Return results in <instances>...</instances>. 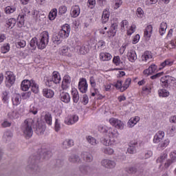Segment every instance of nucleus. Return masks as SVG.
I'll return each mask as SVG.
<instances>
[{
  "label": "nucleus",
  "mask_w": 176,
  "mask_h": 176,
  "mask_svg": "<svg viewBox=\"0 0 176 176\" xmlns=\"http://www.w3.org/2000/svg\"><path fill=\"white\" fill-rule=\"evenodd\" d=\"M49 38L48 32H43V34H41L40 39H37L36 37L32 38L30 41V47H32V50H35L36 46L38 49H45L47 43H49Z\"/></svg>",
  "instance_id": "1"
},
{
  "label": "nucleus",
  "mask_w": 176,
  "mask_h": 176,
  "mask_svg": "<svg viewBox=\"0 0 176 176\" xmlns=\"http://www.w3.org/2000/svg\"><path fill=\"white\" fill-rule=\"evenodd\" d=\"M164 138V132L160 131L157 133L155 134L153 138V142L154 144H157V149L159 151L165 149L167 146H168L170 144L169 139H165Z\"/></svg>",
  "instance_id": "2"
},
{
  "label": "nucleus",
  "mask_w": 176,
  "mask_h": 176,
  "mask_svg": "<svg viewBox=\"0 0 176 176\" xmlns=\"http://www.w3.org/2000/svg\"><path fill=\"white\" fill-rule=\"evenodd\" d=\"M34 120L33 119H25L24 122L22 123L21 130L25 138H30L33 135V126Z\"/></svg>",
  "instance_id": "3"
},
{
  "label": "nucleus",
  "mask_w": 176,
  "mask_h": 176,
  "mask_svg": "<svg viewBox=\"0 0 176 176\" xmlns=\"http://www.w3.org/2000/svg\"><path fill=\"white\" fill-rule=\"evenodd\" d=\"M40 157H38L37 158L34 156H31L28 159V165L27 166V170L28 172H30L32 173H37L40 171V168L38 167L36 165V163L38 161H39Z\"/></svg>",
  "instance_id": "4"
},
{
  "label": "nucleus",
  "mask_w": 176,
  "mask_h": 176,
  "mask_svg": "<svg viewBox=\"0 0 176 176\" xmlns=\"http://www.w3.org/2000/svg\"><path fill=\"white\" fill-rule=\"evenodd\" d=\"M61 81V78L59 76L58 72H54L52 78H47L46 85L47 87H52V83L59 84Z\"/></svg>",
  "instance_id": "5"
},
{
  "label": "nucleus",
  "mask_w": 176,
  "mask_h": 176,
  "mask_svg": "<svg viewBox=\"0 0 176 176\" xmlns=\"http://www.w3.org/2000/svg\"><path fill=\"white\" fill-rule=\"evenodd\" d=\"M109 122L111 126H114L118 130H123L124 129V124L123 121L112 118L109 119Z\"/></svg>",
  "instance_id": "6"
},
{
  "label": "nucleus",
  "mask_w": 176,
  "mask_h": 176,
  "mask_svg": "<svg viewBox=\"0 0 176 176\" xmlns=\"http://www.w3.org/2000/svg\"><path fill=\"white\" fill-rule=\"evenodd\" d=\"M78 89L80 93L85 94L87 92L88 90V83L87 80L85 78H82L79 80Z\"/></svg>",
  "instance_id": "7"
},
{
  "label": "nucleus",
  "mask_w": 176,
  "mask_h": 176,
  "mask_svg": "<svg viewBox=\"0 0 176 176\" xmlns=\"http://www.w3.org/2000/svg\"><path fill=\"white\" fill-rule=\"evenodd\" d=\"M16 81V78L14 76V74L11 72H7V76H6V85L8 87L12 86Z\"/></svg>",
  "instance_id": "8"
},
{
  "label": "nucleus",
  "mask_w": 176,
  "mask_h": 176,
  "mask_svg": "<svg viewBox=\"0 0 176 176\" xmlns=\"http://www.w3.org/2000/svg\"><path fill=\"white\" fill-rule=\"evenodd\" d=\"M171 160H167L166 162H164V163L161 164L160 167H162L164 170H167L170 164H172L174 162V160L176 158V152H173L170 154Z\"/></svg>",
  "instance_id": "9"
},
{
  "label": "nucleus",
  "mask_w": 176,
  "mask_h": 176,
  "mask_svg": "<svg viewBox=\"0 0 176 176\" xmlns=\"http://www.w3.org/2000/svg\"><path fill=\"white\" fill-rule=\"evenodd\" d=\"M109 139L113 140V142H116V139H118L119 138V133L117 129L114 128H109L108 132H107Z\"/></svg>",
  "instance_id": "10"
},
{
  "label": "nucleus",
  "mask_w": 176,
  "mask_h": 176,
  "mask_svg": "<svg viewBox=\"0 0 176 176\" xmlns=\"http://www.w3.org/2000/svg\"><path fill=\"white\" fill-rule=\"evenodd\" d=\"M61 88L63 89V91L60 93V100L63 102H66L67 93L65 91L67 88V79L65 77H64L63 83L61 84Z\"/></svg>",
  "instance_id": "11"
},
{
  "label": "nucleus",
  "mask_w": 176,
  "mask_h": 176,
  "mask_svg": "<svg viewBox=\"0 0 176 176\" xmlns=\"http://www.w3.org/2000/svg\"><path fill=\"white\" fill-rule=\"evenodd\" d=\"M101 164L103 167L107 168H113L116 166V162L111 160H102L101 162Z\"/></svg>",
  "instance_id": "12"
},
{
  "label": "nucleus",
  "mask_w": 176,
  "mask_h": 176,
  "mask_svg": "<svg viewBox=\"0 0 176 176\" xmlns=\"http://www.w3.org/2000/svg\"><path fill=\"white\" fill-rule=\"evenodd\" d=\"M32 82H34L33 80H25L22 81L21 85V90L23 91H27L28 90H29L30 87H31V85H32Z\"/></svg>",
  "instance_id": "13"
},
{
  "label": "nucleus",
  "mask_w": 176,
  "mask_h": 176,
  "mask_svg": "<svg viewBox=\"0 0 176 176\" xmlns=\"http://www.w3.org/2000/svg\"><path fill=\"white\" fill-rule=\"evenodd\" d=\"M126 57L128 58L129 62L134 63L137 60L136 52L133 50H129L128 53H126Z\"/></svg>",
  "instance_id": "14"
},
{
  "label": "nucleus",
  "mask_w": 176,
  "mask_h": 176,
  "mask_svg": "<svg viewBox=\"0 0 176 176\" xmlns=\"http://www.w3.org/2000/svg\"><path fill=\"white\" fill-rule=\"evenodd\" d=\"M153 28L151 25H148L144 29V36L145 39L149 40L153 34Z\"/></svg>",
  "instance_id": "15"
},
{
  "label": "nucleus",
  "mask_w": 176,
  "mask_h": 176,
  "mask_svg": "<svg viewBox=\"0 0 176 176\" xmlns=\"http://www.w3.org/2000/svg\"><path fill=\"white\" fill-rule=\"evenodd\" d=\"M140 118L139 116L132 117L131 119L129 120L128 122L126 123V126L129 128H133L137 124L138 122H140Z\"/></svg>",
  "instance_id": "16"
},
{
  "label": "nucleus",
  "mask_w": 176,
  "mask_h": 176,
  "mask_svg": "<svg viewBox=\"0 0 176 176\" xmlns=\"http://www.w3.org/2000/svg\"><path fill=\"white\" fill-rule=\"evenodd\" d=\"M117 30H118V24L117 23L112 24L111 26H110L109 28V30L107 32V33L108 34V36L109 37L115 36L116 33L117 32Z\"/></svg>",
  "instance_id": "17"
},
{
  "label": "nucleus",
  "mask_w": 176,
  "mask_h": 176,
  "mask_svg": "<svg viewBox=\"0 0 176 176\" xmlns=\"http://www.w3.org/2000/svg\"><path fill=\"white\" fill-rule=\"evenodd\" d=\"M153 59V54L151 52L146 51L141 56V60L143 62H150Z\"/></svg>",
  "instance_id": "18"
},
{
  "label": "nucleus",
  "mask_w": 176,
  "mask_h": 176,
  "mask_svg": "<svg viewBox=\"0 0 176 176\" xmlns=\"http://www.w3.org/2000/svg\"><path fill=\"white\" fill-rule=\"evenodd\" d=\"M80 14V7L78 6H74L71 8L70 15L73 18H76Z\"/></svg>",
  "instance_id": "19"
},
{
  "label": "nucleus",
  "mask_w": 176,
  "mask_h": 176,
  "mask_svg": "<svg viewBox=\"0 0 176 176\" xmlns=\"http://www.w3.org/2000/svg\"><path fill=\"white\" fill-rule=\"evenodd\" d=\"M111 58H112V56L111 55L110 53L101 52L100 54V60L103 62L111 60Z\"/></svg>",
  "instance_id": "20"
},
{
  "label": "nucleus",
  "mask_w": 176,
  "mask_h": 176,
  "mask_svg": "<svg viewBox=\"0 0 176 176\" xmlns=\"http://www.w3.org/2000/svg\"><path fill=\"white\" fill-rule=\"evenodd\" d=\"M76 49L77 52L82 55L87 54V53L89 52L88 48L83 45H77L76 47Z\"/></svg>",
  "instance_id": "21"
},
{
  "label": "nucleus",
  "mask_w": 176,
  "mask_h": 176,
  "mask_svg": "<svg viewBox=\"0 0 176 176\" xmlns=\"http://www.w3.org/2000/svg\"><path fill=\"white\" fill-rule=\"evenodd\" d=\"M43 94L45 98H52L55 95L54 91L52 89L44 88L43 90Z\"/></svg>",
  "instance_id": "22"
},
{
  "label": "nucleus",
  "mask_w": 176,
  "mask_h": 176,
  "mask_svg": "<svg viewBox=\"0 0 176 176\" xmlns=\"http://www.w3.org/2000/svg\"><path fill=\"white\" fill-rule=\"evenodd\" d=\"M165 87H168L169 86L171 87L176 88V80L173 77H168V80L166 83L164 84Z\"/></svg>",
  "instance_id": "23"
},
{
  "label": "nucleus",
  "mask_w": 176,
  "mask_h": 176,
  "mask_svg": "<svg viewBox=\"0 0 176 176\" xmlns=\"http://www.w3.org/2000/svg\"><path fill=\"white\" fill-rule=\"evenodd\" d=\"M153 87V84H148L144 88H142V94L144 96H149L151 93Z\"/></svg>",
  "instance_id": "24"
},
{
  "label": "nucleus",
  "mask_w": 176,
  "mask_h": 176,
  "mask_svg": "<svg viewBox=\"0 0 176 176\" xmlns=\"http://www.w3.org/2000/svg\"><path fill=\"white\" fill-rule=\"evenodd\" d=\"M173 60H170V59H167L166 60L164 61V63H162L160 64V66H159V69H163L164 67H170L173 65Z\"/></svg>",
  "instance_id": "25"
},
{
  "label": "nucleus",
  "mask_w": 176,
  "mask_h": 176,
  "mask_svg": "<svg viewBox=\"0 0 176 176\" xmlns=\"http://www.w3.org/2000/svg\"><path fill=\"white\" fill-rule=\"evenodd\" d=\"M79 120V118L78 116L76 115H72V116H70L69 118V120H67V125H73L74 124L78 122Z\"/></svg>",
  "instance_id": "26"
},
{
  "label": "nucleus",
  "mask_w": 176,
  "mask_h": 176,
  "mask_svg": "<svg viewBox=\"0 0 176 176\" xmlns=\"http://www.w3.org/2000/svg\"><path fill=\"white\" fill-rule=\"evenodd\" d=\"M109 11L107 9H105L102 12V23H106L109 21Z\"/></svg>",
  "instance_id": "27"
},
{
  "label": "nucleus",
  "mask_w": 176,
  "mask_h": 176,
  "mask_svg": "<svg viewBox=\"0 0 176 176\" xmlns=\"http://www.w3.org/2000/svg\"><path fill=\"white\" fill-rule=\"evenodd\" d=\"M8 118L14 120L20 118V114L17 111H10L8 114Z\"/></svg>",
  "instance_id": "28"
},
{
  "label": "nucleus",
  "mask_w": 176,
  "mask_h": 176,
  "mask_svg": "<svg viewBox=\"0 0 176 176\" xmlns=\"http://www.w3.org/2000/svg\"><path fill=\"white\" fill-rule=\"evenodd\" d=\"M71 94H72V96H73L74 102H78L79 100V95H78V89H76V88H72V90L71 91Z\"/></svg>",
  "instance_id": "29"
},
{
  "label": "nucleus",
  "mask_w": 176,
  "mask_h": 176,
  "mask_svg": "<svg viewBox=\"0 0 176 176\" xmlns=\"http://www.w3.org/2000/svg\"><path fill=\"white\" fill-rule=\"evenodd\" d=\"M82 157L86 162H91L93 160L92 155L88 152H82Z\"/></svg>",
  "instance_id": "30"
},
{
  "label": "nucleus",
  "mask_w": 176,
  "mask_h": 176,
  "mask_svg": "<svg viewBox=\"0 0 176 176\" xmlns=\"http://www.w3.org/2000/svg\"><path fill=\"white\" fill-rule=\"evenodd\" d=\"M21 101V96L19 94H16L14 98H12V104L14 105H19Z\"/></svg>",
  "instance_id": "31"
},
{
  "label": "nucleus",
  "mask_w": 176,
  "mask_h": 176,
  "mask_svg": "<svg viewBox=\"0 0 176 176\" xmlns=\"http://www.w3.org/2000/svg\"><path fill=\"white\" fill-rule=\"evenodd\" d=\"M158 96L160 98H167L170 96V93L166 89H162L158 91Z\"/></svg>",
  "instance_id": "32"
},
{
  "label": "nucleus",
  "mask_w": 176,
  "mask_h": 176,
  "mask_svg": "<svg viewBox=\"0 0 176 176\" xmlns=\"http://www.w3.org/2000/svg\"><path fill=\"white\" fill-rule=\"evenodd\" d=\"M167 29V24L165 22H162L160 24V28H159V33L161 36H163L164 34H166V31Z\"/></svg>",
  "instance_id": "33"
},
{
  "label": "nucleus",
  "mask_w": 176,
  "mask_h": 176,
  "mask_svg": "<svg viewBox=\"0 0 176 176\" xmlns=\"http://www.w3.org/2000/svg\"><path fill=\"white\" fill-rule=\"evenodd\" d=\"M25 14H19L18 17H17V21H18V26L19 28H21L23 27V25H24V17H25Z\"/></svg>",
  "instance_id": "34"
},
{
  "label": "nucleus",
  "mask_w": 176,
  "mask_h": 176,
  "mask_svg": "<svg viewBox=\"0 0 176 176\" xmlns=\"http://www.w3.org/2000/svg\"><path fill=\"white\" fill-rule=\"evenodd\" d=\"M57 14V10L56 8H54L48 14V19H50V21H54Z\"/></svg>",
  "instance_id": "35"
},
{
  "label": "nucleus",
  "mask_w": 176,
  "mask_h": 176,
  "mask_svg": "<svg viewBox=\"0 0 176 176\" xmlns=\"http://www.w3.org/2000/svg\"><path fill=\"white\" fill-rule=\"evenodd\" d=\"M114 87L116 89L120 90L121 92H124L125 90H123V82L122 80H118L114 83Z\"/></svg>",
  "instance_id": "36"
},
{
  "label": "nucleus",
  "mask_w": 176,
  "mask_h": 176,
  "mask_svg": "<svg viewBox=\"0 0 176 176\" xmlns=\"http://www.w3.org/2000/svg\"><path fill=\"white\" fill-rule=\"evenodd\" d=\"M45 121H46V123L50 126L52 124V114L49 112H46V114H45Z\"/></svg>",
  "instance_id": "37"
},
{
  "label": "nucleus",
  "mask_w": 176,
  "mask_h": 176,
  "mask_svg": "<svg viewBox=\"0 0 176 176\" xmlns=\"http://www.w3.org/2000/svg\"><path fill=\"white\" fill-rule=\"evenodd\" d=\"M30 87H31L32 91H33V93H34L35 94L39 92V87L37 85L36 82H34V80L33 81V82H32Z\"/></svg>",
  "instance_id": "38"
},
{
  "label": "nucleus",
  "mask_w": 176,
  "mask_h": 176,
  "mask_svg": "<svg viewBox=\"0 0 176 176\" xmlns=\"http://www.w3.org/2000/svg\"><path fill=\"white\" fill-rule=\"evenodd\" d=\"M62 38L59 36V35L54 34L53 37H52V41H53V43L58 45L62 41Z\"/></svg>",
  "instance_id": "39"
},
{
  "label": "nucleus",
  "mask_w": 176,
  "mask_h": 176,
  "mask_svg": "<svg viewBox=\"0 0 176 176\" xmlns=\"http://www.w3.org/2000/svg\"><path fill=\"white\" fill-rule=\"evenodd\" d=\"M167 161V155L166 153L162 154L160 157H158L157 162L163 164V163Z\"/></svg>",
  "instance_id": "40"
},
{
  "label": "nucleus",
  "mask_w": 176,
  "mask_h": 176,
  "mask_svg": "<svg viewBox=\"0 0 176 176\" xmlns=\"http://www.w3.org/2000/svg\"><path fill=\"white\" fill-rule=\"evenodd\" d=\"M16 21L14 19H10L7 21L6 25L8 28H13L16 25Z\"/></svg>",
  "instance_id": "41"
},
{
  "label": "nucleus",
  "mask_w": 176,
  "mask_h": 176,
  "mask_svg": "<svg viewBox=\"0 0 176 176\" xmlns=\"http://www.w3.org/2000/svg\"><path fill=\"white\" fill-rule=\"evenodd\" d=\"M102 152L106 155H112L114 154L115 151L111 147H106L103 148Z\"/></svg>",
  "instance_id": "42"
},
{
  "label": "nucleus",
  "mask_w": 176,
  "mask_h": 176,
  "mask_svg": "<svg viewBox=\"0 0 176 176\" xmlns=\"http://www.w3.org/2000/svg\"><path fill=\"white\" fill-rule=\"evenodd\" d=\"M9 99H10V96L8 95V93L7 92V91H3V95H2L3 102L8 104Z\"/></svg>",
  "instance_id": "43"
},
{
  "label": "nucleus",
  "mask_w": 176,
  "mask_h": 176,
  "mask_svg": "<svg viewBox=\"0 0 176 176\" xmlns=\"http://www.w3.org/2000/svg\"><path fill=\"white\" fill-rule=\"evenodd\" d=\"M87 141L92 146H95L98 144L97 140L91 136L87 137Z\"/></svg>",
  "instance_id": "44"
},
{
  "label": "nucleus",
  "mask_w": 176,
  "mask_h": 176,
  "mask_svg": "<svg viewBox=\"0 0 176 176\" xmlns=\"http://www.w3.org/2000/svg\"><path fill=\"white\" fill-rule=\"evenodd\" d=\"M16 8L14 6H7L5 8V13L6 14H11L14 13L16 11Z\"/></svg>",
  "instance_id": "45"
},
{
  "label": "nucleus",
  "mask_w": 176,
  "mask_h": 176,
  "mask_svg": "<svg viewBox=\"0 0 176 176\" xmlns=\"http://www.w3.org/2000/svg\"><path fill=\"white\" fill-rule=\"evenodd\" d=\"M136 16H138V19H143L144 12L142 8H138V10H136Z\"/></svg>",
  "instance_id": "46"
},
{
  "label": "nucleus",
  "mask_w": 176,
  "mask_h": 176,
  "mask_svg": "<svg viewBox=\"0 0 176 176\" xmlns=\"http://www.w3.org/2000/svg\"><path fill=\"white\" fill-rule=\"evenodd\" d=\"M131 82V79L130 78H128L126 79L124 84L122 85V90H126L129 87H130Z\"/></svg>",
  "instance_id": "47"
},
{
  "label": "nucleus",
  "mask_w": 176,
  "mask_h": 176,
  "mask_svg": "<svg viewBox=\"0 0 176 176\" xmlns=\"http://www.w3.org/2000/svg\"><path fill=\"white\" fill-rule=\"evenodd\" d=\"M109 129H112L111 127L105 126L104 125H100L98 126V131L102 133H107L108 132Z\"/></svg>",
  "instance_id": "48"
},
{
  "label": "nucleus",
  "mask_w": 176,
  "mask_h": 176,
  "mask_svg": "<svg viewBox=\"0 0 176 176\" xmlns=\"http://www.w3.org/2000/svg\"><path fill=\"white\" fill-rule=\"evenodd\" d=\"M69 162L73 163H79L80 162H81V160L80 159L78 155H73L70 157Z\"/></svg>",
  "instance_id": "49"
},
{
  "label": "nucleus",
  "mask_w": 176,
  "mask_h": 176,
  "mask_svg": "<svg viewBox=\"0 0 176 176\" xmlns=\"http://www.w3.org/2000/svg\"><path fill=\"white\" fill-rule=\"evenodd\" d=\"M135 28L136 26L134 25L129 26V28L126 30V35L131 36L134 33Z\"/></svg>",
  "instance_id": "50"
},
{
  "label": "nucleus",
  "mask_w": 176,
  "mask_h": 176,
  "mask_svg": "<svg viewBox=\"0 0 176 176\" xmlns=\"http://www.w3.org/2000/svg\"><path fill=\"white\" fill-rule=\"evenodd\" d=\"M25 46H26V41L24 40H21L17 43H16V47H17V48H23Z\"/></svg>",
  "instance_id": "51"
},
{
  "label": "nucleus",
  "mask_w": 176,
  "mask_h": 176,
  "mask_svg": "<svg viewBox=\"0 0 176 176\" xmlns=\"http://www.w3.org/2000/svg\"><path fill=\"white\" fill-rule=\"evenodd\" d=\"M113 139H104L103 140V144H104L106 146H111L112 144H113V143H115V142L113 141Z\"/></svg>",
  "instance_id": "52"
},
{
  "label": "nucleus",
  "mask_w": 176,
  "mask_h": 176,
  "mask_svg": "<svg viewBox=\"0 0 176 176\" xmlns=\"http://www.w3.org/2000/svg\"><path fill=\"white\" fill-rule=\"evenodd\" d=\"M113 63H114L116 66H118L122 64L120 57V56H115L113 58Z\"/></svg>",
  "instance_id": "53"
},
{
  "label": "nucleus",
  "mask_w": 176,
  "mask_h": 176,
  "mask_svg": "<svg viewBox=\"0 0 176 176\" xmlns=\"http://www.w3.org/2000/svg\"><path fill=\"white\" fill-rule=\"evenodd\" d=\"M122 4H123V1L122 0H116L114 4V10H117L119 8L121 7Z\"/></svg>",
  "instance_id": "54"
},
{
  "label": "nucleus",
  "mask_w": 176,
  "mask_h": 176,
  "mask_svg": "<svg viewBox=\"0 0 176 176\" xmlns=\"http://www.w3.org/2000/svg\"><path fill=\"white\" fill-rule=\"evenodd\" d=\"M121 30L122 31H124L125 30V28H128V26H129V22L126 21V20H123L122 22H121Z\"/></svg>",
  "instance_id": "55"
},
{
  "label": "nucleus",
  "mask_w": 176,
  "mask_h": 176,
  "mask_svg": "<svg viewBox=\"0 0 176 176\" xmlns=\"http://www.w3.org/2000/svg\"><path fill=\"white\" fill-rule=\"evenodd\" d=\"M10 51V45L7 44L1 48V52L2 54H6L8 52Z\"/></svg>",
  "instance_id": "56"
},
{
  "label": "nucleus",
  "mask_w": 176,
  "mask_h": 176,
  "mask_svg": "<svg viewBox=\"0 0 176 176\" xmlns=\"http://www.w3.org/2000/svg\"><path fill=\"white\" fill-rule=\"evenodd\" d=\"M66 34H67V32L65 30L61 29L60 31L59 32V34H58L57 36H59L60 38L65 39L66 37L65 36Z\"/></svg>",
  "instance_id": "57"
},
{
  "label": "nucleus",
  "mask_w": 176,
  "mask_h": 176,
  "mask_svg": "<svg viewBox=\"0 0 176 176\" xmlns=\"http://www.w3.org/2000/svg\"><path fill=\"white\" fill-rule=\"evenodd\" d=\"M96 6V0H88L87 1V6L91 9L94 8Z\"/></svg>",
  "instance_id": "58"
},
{
  "label": "nucleus",
  "mask_w": 176,
  "mask_h": 176,
  "mask_svg": "<svg viewBox=\"0 0 176 176\" xmlns=\"http://www.w3.org/2000/svg\"><path fill=\"white\" fill-rule=\"evenodd\" d=\"M12 137H13V134L10 131L5 132L3 135L4 139H7V140H10Z\"/></svg>",
  "instance_id": "59"
},
{
  "label": "nucleus",
  "mask_w": 176,
  "mask_h": 176,
  "mask_svg": "<svg viewBox=\"0 0 176 176\" xmlns=\"http://www.w3.org/2000/svg\"><path fill=\"white\" fill-rule=\"evenodd\" d=\"M37 111H38L37 108L33 106L32 104H31L30 110H29V112H30L31 113H33L34 115H36Z\"/></svg>",
  "instance_id": "60"
},
{
  "label": "nucleus",
  "mask_w": 176,
  "mask_h": 176,
  "mask_svg": "<svg viewBox=\"0 0 176 176\" xmlns=\"http://www.w3.org/2000/svg\"><path fill=\"white\" fill-rule=\"evenodd\" d=\"M89 82L91 87H96V86L97 85V82L94 77H90Z\"/></svg>",
  "instance_id": "61"
},
{
  "label": "nucleus",
  "mask_w": 176,
  "mask_h": 176,
  "mask_svg": "<svg viewBox=\"0 0 176 176\" xmlns=\"http://www.w3.org/2000/svg\"><path fill=\"white\" fill-rule=\"evenodd\" d=\"M140 34H136L132 40V43L133 44H137L138 43V41H140Z\"/></svg>",
  "instance_id": "62"
},
{
  "label": "nucleus",
  "mask_w": 176,
  "mask_h": 176,
  "mask_svg": "<svg viewBox=\"0 0 176 176\" xmlns=\"http://www.w3.org/2000/svg\"><path fill=\"white\" fill-rule=\"evenodd\" d=\"M67 12V7L66 6H60L59 8V14L63 15L65 14Z\"/></svg>",
  "instance_id": "63"
},
{
  "label": "nucleus",
  "mask_w": 176,
  "mask_h": 176,
  "mask_svg": "<svg viewBox=\"0 0 176 176\" xmlns=\"http://www.w3.org/2000/svg\"><path fill=\"white\" fill-rule=\"evenodd\" d=\"M43 159H49L50 157H52V152L51 151H47V152H43Z\"/></svg>",
  "instance_id": "64"
}]
</instances>
